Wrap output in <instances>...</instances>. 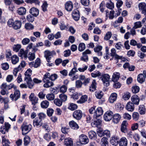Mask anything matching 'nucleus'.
I'll use <instances>...</instances> for the list:
<instances>
[{
    "mask_svg": "<svg viewBox=\"0 0 146 146\" xmlns=\"http://www.w3.org/2000/svg\"><path fill=\"white\" fill-rule=\"evenodd\" d=\"M0 88L1 89L0 93L3 95L8 94V90L13 88L15 90L14 94H12L10 96V98L12 101H16L20 98V92L19 90H17V87L13 84L11 83L7 85L6 83H4L1 84Z\"/></svg>",
    "mask_w": 146,
    "mask_h": 146,
    "instance_id": "nucleus-1",
    "label": "nucleus"
},
{
    "mask_svg": "<svg viewBox=\"0 0 146 146\" xmlns=\"http://www.w3.org/2000/svg\"><path fill=\"white\" fill-rule=\"evenodd\" d=\"M110 76L108 74H102L100 78L102 81L104 85L106 86L109 85Z\"/></svg>",
    "mask_w": 146,
    "mask_h": 146,
    "instance_id": "nucleus-2",
    "label": "nucleus"
},
{
    "mask_svg": "<svg viewBox=\"0 0 146 146\" xmlns=\"http://www.w3.org/2000/svg\"><path fill=\"white\" fill-rule=\"evenodd\" d=\"M44 56L46 58L47 62H50V60L52 57L54 55L56 54V52L54 50L50 52L48 50H46L44 52Z\"/></svg>",
    "mask_w": 146,
    "mask_h": 146,
    "instance_id": "nucleus-3",
    "label": "nucleus"
},
{
    "mask_svg": "<svg viewBox=\"0 0 146 146\" xmlns=\"http://www.w3.org/2000/svg\"><path fill=\"white\" fill-rule=\"evenodd\" d=\"M22 129V133L23 135H25L28 133L31 130L32 126L31 125H25L24 124L21 126Z\"/></svg>",
    "mask_w": 146,
    "mask_h": 146,
    "instance_id": "nucleus-4",
    "label": "nucleus"
},
{
    "mask_svg": "<svg viewBox=\"0 0 146 146\" xmlns=\"http://www.w3.org/2000/svg\"><path fill=\"white\" fill-rule=\"evenodd\" d=\"M82 111L80 110H77L75 111L72 115L73 118L77 120H80L82 118Z\"/></svg>",
    "mask_w": 146,
    "mask_h": 146,
    "instance_id": "nucleus-5",
    "label": "nucleus"
},
{
    "mask_svg": "<svg viewBox=\"0 0 146 146\" xmlns=\"http://www.w3.org/2000/svg\"><path fill=\"white\" fill-rule=\"evenodd\" d=\"M30 100L32 104L33 105V108L34 110H36V98L34 93H32L29 97Z\"/></svg>",
    "mask_w": 146,
    "mask_h": 146,
    "instance_id": "nucleus-6",
    "label": "nucleus"
},
{
    "mask_svg": "<svg viewBox=\"0 0 146 146\" xmlns=\"http://www.w3.org/2000/svg\"><path fill=\"white\" fill-rule=\"evenodd\" d=\"M79 140L80 143L82 144H86L89 142L88 137L84 134H81L79 136Z\"/></svg>",
    "mask_w": 146,
    "mask_h": 146,
    "instance_id": "nucleus-7",
    "label": "nucleus"
},
{
    "mask_svg": "<svg viewBox=\"0 0 146 146\" xmlns=\"http://www.w3.org/2000/svg\"><path fill=\"white\" fill-rule=\"evenodd\" d=\"M113 113L111 111H107L104 115V119L106 121H109L112 118Z\"/></svg>",
    "mask_w": 146,
    "mask_h": 146,
    "instance_id": "nucleus-8",
    "label": "nucleus"
},
{
    "mask_svg": "<svg viewBox=\"0 0 146 146\" xmlns=\"http://www.w3.org/2000/svg\"><path fill=\"white\" fill-rule=\"evenodd\" d=\"M43 82L45 83L43 85V86L44 88H48L53 85V83L49 79H43Z\"/></svg>",
    "mask_w": 146,
    "mask_h": 146,
    "instance_id": "nucleus-9",
    "label": "nucleus"
},
{
    "mask_svg": "<svg viewBox=\"0 0 146 146\" xmlns=\"http://www.w3.org/2000/svg\"><path fill=\"white\" fill-rule=\"evenodd\" d=\"M98 117L94 118V121L91 123L92 126L94 127H99L100 126L101 122V120Z\"/></svg>",
    "mask_w": 146,
    "mask_h": 146,
    "instance_id": "nucleus-10",
    "label": "nucleus"
},
{
    "mask_svg": "<svg viewBox=\"0 0 146 146\" xmlns=\"http://www.w3.org/2000/svg\"><path fill=\"white\" fill-rule=\"evenodd\" d=\"M131 100L132 103L133 104L138 105L140 101L139 98L137 96V95L135 94L131 98Z\"/></svg>",
    "mask_w": 146,
    "mask_h": 146,
    "instance_id": "nucleus-11",
    "label": "nucleus"
},
{
    "mask_svg": "<svg viewBox=\"0 0 146 146\" xmlns=\"http://www.w3.org/2000/svg\"><path fill=\"white\" fill-rule=\"evenodd\" d=\"M72 16L75 21H78L80 17V15L77 9L74 10L72 12Z\"/></svg>",
    "mask_w": 146,
    "mask_h": 146,
    "instance_id": "nucleus-12",
    "label": "nucleus"
},
{
    "mask_svg": "<svg viewBox=\"0 0 146 146\" xmlns=\"http://www.w3.org/2000/svg\"><path fill=\"white\" fill-rule=\"evenodd\" d=\"M38 115L40 121H39V122H38L39 121L37 120V126H40L42 124V120L45 118L46 115L43 113H39Z\"/></svg>",
    "mask_w": 146,
    "mask_h": 146,
    "instance_id": "nucleus-13",
    "label": "nucleus"
},
{
    "mask_svg": "<svg viewBox=\"0 0 146 146\" xmlns=\"http://www.w3.org/2000/svg\"><path fill=\"white\" fill-rule=\"evenodd\" d=\"M139 10L141 11L143 14H146V4L144 3H141L139 5Z\"/></svg>",
    "mask_w": 146,
    "mask_h": 146,
    "instance_id": "nucleus-14",
    "label": "nucleus"
},
{
    "mask_svg": "<svg viewBox=\"0 0 146 146\" xmlns=\"http://www.w3.org/2000/svg\"><path fill=\"white\" fill-rule=\"evenodd\" d=\"M73 7L72 2L70 1H67L65 4V9L68 11H70Z\"/></svg>",
    "mask_w": 146,
    "mask_h": 146,
    "instance_id": "nucleus-15",
    "label": "nucleus"
},
{
    "mask_svg": "<svg viewBox=\"0 0 146 146\" xmlns=\"http://www.w3.org/2000/svg\"><path fill=\"white\" fill-rule=\"evenodd\" d=\"M113 122L114 123H117L119 122L121 118V116L119 113H116L113 115Z\"/></svg>",
    "mask_w": 146,
    "mask_h": 146,
    "instance_id": "nucleus-16",
    "label": "nucleus"
},
{
    "mask_svg": "<svg viewBox=\"0 0 146 146\" xmlns=\"http://www.w3.org/2000/svg\"><path fill=\"white\" fill-rule=\"evenodd\" d=\"M117 95L115 93H112L110 95L109 98V101L110 103H113L116 101L117 98Z\"/></svg>",
    "mask_w": 146,
    "mask_h": 146,
    "instance_id": "nucleus-17",
    "label": "nucleus"
},
{
    "mask_svg": "<svg viewBox=\"0 0 146 146\" xmlns=\"http://www.w3.org/2000/svg\"><path fill=\"white\" fill-rule=\"evenodd\" d=\"M126 108L129 111H132L134 109V106L132 102H129L126 105Z\"/></svg>",
    "mask_w": 146,
    "mask_h": 146,
    "instance_id": "nucleus-18",
    "label": "nucleus"
},
{
    "mask_svg": "<svg viewBox=\"0 0 146 146\" xmlns=\"http://www.w3.org/2000/svg\"><path fill=\"white\" fill-rule=\"evenodd\" d=\"M21 25L22 23L21 21L16 20L14 22L12 27L15 29L17 30L21 27Z\"/></svg>",
    "mask_w": 146,
    "mask_h": 146,
    "instance_id": "nucleus-19",
    "label": "nucleus"
},
{
    "mask_svg": "<svg viewBox=\"0 0 146 146\" xmlns=\"http://www.w3.org/2000/svg\"><path fill=\"white\" fill-rule=\"evenodd\" d=\"M111 53H110L111 56L112 57H114L115 59H121L122 57V56H120L116 54V51L114 48H112L111 49Z\"/></svg>",
    "mask_w": 146,
    "mask_h": 146,
    "instance_id": "nucleus-20",
    "label": "nucleus"
},
{
    "mask_svg": "<svg viewBox=\"0 0 146 146\" xmlns=\"http://www.w3.org/2000/svg\"><path fill=\"white\" fill-rule=\"evenodd\" d=\"M119 138L117 136H113L111 139L110 142L113 145L116 146L118 143Z\"/></svg>",
    "mask_w": 146,
    "mask_h": 146,
    "instance_id": "nucleus-21",
    "label": "nucleus"
},
{
    "mask_svg": "<svg viewBox=\"0 0 146 146\" xmlns=\"http://www.w3.org/2000/svg\"><path fill=\"white\" fill-rule=\"evenodd\" d=\"M28 52L27 50L24 51L23 49H21L18 53V55L19 56L21 57L22 58L24 57L25 58H27Z\"/></svg>",
    "mask_w": 146,
    "mask_h": 146,
    "instance_id": "nucleus-22",
    "label": "nucleus"
},
{
    "mask_svg": "<svg viewBox=\"0 0 146 146\" xmlns=\"http://www.w3.org/2000/svg\"><path fill=\"white\" fill-rule=\"evenodd\" d=\"M69 124L70 126L73 129H77L79 128L78 124L73 120L70 121Z\"/></svg>",
    "mask_w": 146,
    "mask_h": 146,
    "instance_id": "nucleus-23",
    "label": "nucleus"
},
{
    "mask_svg": "<svg viewBox=\"0 0 146 146\" xmlns=\"http://www.w3.org/2000/svg\"><path fill=\"white\" fill-rule=\"evenodd\" d=\"M103 110L102 108L98 107L96 110L95 113V118L98 117L102 115L103 113Z\"/></svg>",
    "mask_w": 146,
    "mask_h": 146,
    "instance_id": "nucleus-24",
    "label": "nucleus"
},
{
    "mask_svg": "<svg viewBox=\"0 0 146 146\" xmlns=\"http://www.w3.org/2000/svg\"><path fill=\"white\" fill-rule=\"evenodd\" d=\"M32 70L30 69H27L25 73V77L24 80H26L27 79H30L31 78V74Z\"/></svg>",
    "mask_w": 146,
    "mask_h": 146,
    "instance_id": "nucleus-25",
    "label": "nucleus"
},
{
    "mask_svg": "<svg viewBox=\"0 0 146 146\" xmlns=\"http://www.w3.org/2000/svg\"><path fill=\"white\" fill-rule=\"evenodd\" d=\"M96 83L95 80H93L92 84L90 87L89 90L92 92H93L96 90Z\"/></svg>",
    "mask_w": 146,
    "mask_h": 146,
    "instance_id": "nucleus-26",
    "label": "nucleus"
},
{
    "mask_svg": "<svg viewBox=\"0 0 146 146\" xmlns=\"http://www.w3.org/2000/svg\"><path fill=\"white\" fill-rule=\"evenodd\" d=\"M64 144L66 146H72L73 144L72 139L70 138H66L65 139Z\"/></svg>",
    "mask_w": 146,
    "mask_h": 146,
    "instance_id": "nucleus-27",
    "label": "nucleus"
},
{
    "mask_svg": "<svg viewBox=\"0 0 146 146\" xmlns=\"http://www.w3.org/2000/svg\"><path fill=\"white\" fill-rule=\"evenodd\" d=\"M127 140L125 137H123L120 139L119 143V146H127Z\"/></svg>",
    "mask_w": 146,
    "mask_h": 146,
    "instance_id": "nucleus-28",
    "label": "nucleus"
},
{
    "mask_svg": "<svg viewBox=\"0 0 146 146\" xmlns=\"http://www.w3.org/2000/svg\"><path fill=\"white\" fill-rule=\"evenodd\" d=\"M120 77V74L119 72H115L112 76V80L114 82H117Z\"/></svg>",
    "mask_w": 146,
    "mask_h": 146,
    "instance_id": "nucleus-29",
    "label": "nucleus"
},
{
    "mask_svg": "<svg viewBox=\"0 0 146 146\" xmlns=\"http://www.w3.org/2000/svg\"><path fill=\"white\" fill-rule=\"evenodd\" d=\"M36 51L35 48H34L33 49V52L32 53L31 52H29L28 55V58L30 60H33L35 59V56L34 52H35Z\"/></svg>",
    "mask_w": 146,
    "mask_h": 146,
    "instance_id": "nucleus-30",
    "label": "nucleus"
},
{
    "mask_svg": "<svg viewBox=\"0 0 146 146\" xmlns=\"http://www.w3.org/2000/svg\"><path fill=\"white\" fill-rule=\"evenodd\" d=\"M26 11L25 8L23 7L18 8L17 12L19 15H23L25 14Z\"/></svg>",
    "mask_w": 146,
    "mask_h": 146,
    "instance_id": "nucleus-31",
    "label": "nucleus"
},
{
    "mask_svg": "<svg viewBox=\"0 0 146 146\" xmlns=\"http://www.w3.org/2000/svg\"><path fill=\"white\" fill-rule=\"evenodd\" d=\"M88 99V97L87 95H83L81 97L80 100L77 101V102L78 103L82 104L86 102Z\"/></svg>",
    "mask_w": 146,
    "mask_h": 146,
    "instance_id": "nucleus-32",
    "label": "nucleus"
},
{
    "mask_svg": "<svg viewBox=\"0 0 146 146\" xmlns=\"http://www.w3.org/2000/svg\"><path fill=\"white\" fill-rule=\"evenodd\" d=\"M138 110L140 114H144L146 111V109L145 108V106L143 105H140L138 109Z\"/></svg>",
    "mask_w": 146,
    "mask_h": 146,
    "instance_id": "nucleus-33",
    "label": "nucleus"
},
{
    "mask_svg": "<svg viewBox=\"0 0 146 146\" xmlns=\"http://www.w3.org/2000/svg\"><path fill=\"white\" fill-rule=\"evenodd\" d=\"M137 80L140 83H143L145 80V77L144 75L142 74H139L137 76Z\"/></svg>",
    "mask_w": 146,
    "mask_h": 146,
    "instance_id": "nucleus-34",
    "label": "nucleus"
},
{
    "mask_svg": "<svg viewBox=\"0 0 146 146\" xmlns=\"http://www.w3.org/2000/svg\"><path fill=\"white\" fill-rule=\"evenodd\" d=\"M102 47L101 46H98L94 48V51L95 52L98 53V55L100 56L102 55V53L101 51L102 49Z\"/></svg>",
    "mask_w": 146,
    "mask_h": 146,
    "instance_id": "nucleus-35",
    "label": "nucleus"
},
{
    "mask_svg": "<svg viewBox=\"0 0 146 146\" xmlns=\"http://www.w3.org/2000/svg\"><path fill=\"white\" fill-rule=\"evenodd\" d=\"M25 81L27 82L28 87L30 89L33 88L34 85V83L33 82L31 78H30V80L29 79H27V80Z\"/></svg>",
    "mask_w": 146,
    "mask_h": 146,
    "instance_id": "nucleus-36",
    "label": "nucleus"
},
{
    "mask_svg": "<svg viewBox=\"0 0 146 146\" xmlns=\"http://www.w3.org/2000/svg\"><path fill=\"white\" fill-rule=\"evenodd\" d=\"M77 106L74 104L70 103L68 104V108L72 111H73L77 108Z\"/></svg>",
    "mask_w": 146,
    "mask_h": 146,
    "instance_id": "nucleus-37",
    "label": "nucleus"
},
{
    "mask_svg": "<svg viewBox=\"0 0 146 146\" xmlns=\"http://www.w3.org/2000/svg\"><path fill=\"white\" fill-rule=\"evenodd\" d=\"M11 62L13 64H17L19 61V57L16 55H14L11 58Z\"/></svg>",
    "mask_w": 146,
    "mask_h": 146,
    "instance_id": "nucleus-38",
    "label": "nucleus"
},
{
    "mask_svg": "<svg viewBox=\"0 0 146 146\" xmlns=\"http://www.w3.org/2000/svg\"><path fill=\"white\" fill-rule=\"evenodd\" d=\"M41 107L43 108H47L49 105V102L47 100L43 101L40 104Z\"/></svg>",
    "mask_w": 146,
    "mask_h": 146,
    "instance_id": "nucleus-39",
    "label": "nucleus"
},
{
    "mask_svg": "<svg viewBox=\"0 0 146 146\" xmlns=\"http://www.w3.org/2000/svg\"><path fill=\"white\" fill-rule=\"evenodd\" d=\"M91 75L92 77L96 78L97 77L101 76V74L100 71H96L94 72H93L92 73Z\"/></svg>",
    "mask_w": 146,
    "mask_h": 146,
    "instance_id": "nucleus-40",
    "label": "nucleus"
},
{
    "mask_svg": "<svg viewBox=\"0 0 146 146\" xmlns=\"http://www.w3.org/2000/svg\"><path fill=\"white\" fill-rule=\"evenodd\" d=\"M96 106H93L91 107L89 110V113L91 114H93L94 118L96 117L95 114L96 111Z\"/></svg>",
    "mask_w": 146,
    "mask_h": 146,
    "instance_id": "nucleus-41",
    "label": "nucleus"
},
{
    "mask_svg": "<svg viewBox=\"0 0 146 146\" xmlns=\"http://www.w3.org/2000/svg\"><path fill=\"white\" fill-rule=\"evenodd\" d=\"M89 138L91 139H95L96 136V132L93 131H90L88 133Z\"/></svg>",
    "mask_w": 146,
    "mask_h": 146,
    "instance_id": "nucleus-42",
    "label": "nucleus"
},
{
    "mask_svg": "<svg viewBox=\"0 0 146 146\" xmlns=\"http://www.w3.org/2000/svg\"><path fill=\"white\" fill-rule=\"evenodd\" d=\"M101 141L102 146H108V142L106 138L104 137L101 139Z\"/></svg>",
    "mask_w": 146,
    "mask_h": 146,
    "instance_id": "nucleus-43",
    "label": "nucleus"
},
{
    "mask_svg": "<svg viewBox=\"0 0 146 146\" xmlns=\"http://www.w3.org/2000/svg\"><path fill=\"white\" fill-rule=\"evenodd\" d=\"M130 97V93L128 92H126L123 95L122 98L124 100H128Z\"/></svg>",
    "mask_w": 146,
    "mask_h": 146,
    "instance_id": "nucleus-44",
    "label": "nucleus"
},
{
    "mask_svg": "<svg viewBox=\"0 0 146 146\" xmlns=\"http://www.w3.org/2000/svg\"><path fill=\"white\" fill-rule=\"evenodd\" d=\"M112 35V33L111 31L108 32L104 37V40H109L111 37Z\"/></svg>",
    "mask_w": 146,
    "mask_h": 146,
    "instance_id": "nucleus-45",
    "label": "nucleus"
},
{
    "mask_svg": "<svg viewBox=\"0 0 146 146\" xmlns=\"http://www.w3.org/2000/svg\"><path fill=\"white\" fill-rule=\"evenodd\" d=\"M62 102L58 98H56L54 101V104L56 106H60L62 104Z\"/></svg>",
    "mask_w": 146,
    "mask_h": 146,
    "instance_id": "nucleus-46",
    "label": "nucleus"
},
{
    "mask_svg": "<svg viewBox=\"0 0 146 146\" xmlns=\"http://www.w3.org/2000/svg\"><path fill=\"white\" fill-rule=\"evenodd\" d=\"M106 7L110 9H112L114 8V3L112 2L111 0H109V2L106 4Z\"/></svg>",
    "mask_w": 146,
    "mask_h": 146,
    "instance_id": "nucleus-47",
    "label": "nucleus"
},
{
    "mask_svg": "<svg viewBox=\"0 0 146 146\" xmlns=\"http://www.w3.org/2000/svg\"><path fill=\"white\" fill-rule=\"evenodd\" d=\"M69 128L68 126H63L62 127L61 131L62 132L65 134H67L68 132Z\"/></svg>",
    "mask_w": 146,
    "mask_h": 146,
    "instance_id": "nucleus-48",
    "label": "nucleus"
},
{
    "mask_svg": "<svg viewBox=\"0 0 146 146\" xmlns=\"http://www.w3.org/2000/svg\"><path fill=\"white\" fill-rule=\"evenodd\" d=\"M29 13L34 16L36 17V9L34 7L31 8L30 10Z\"/></svg>",
    "mask_w": 146,
    "mask_h": 146,
    "instance_id": "nucleus-49",
    "label": "nucleus"
},
{
    "mask_svg": "<svg viewBox=\"0 0 146 146\" xmlns=\"http://www.w3.org/2000/svg\"><path fill=\"white\" fill-rule=\"evenodd\" d=\"M25 27L27 30H31L34 29V27L31 24L27 23L25 25Z\"/></svg>",
    "mask_w": 146,
    "mask_h": 146,
    "instance_id": "nucleus-50",
    "label": "nucleus"
},
{
    "mask_svg": "<svg viewBox=\"0 0 146 146\" xmlns=\"http://www.w3.org/2000/svg\"><path fill=\"white\" fill-rule=\"evenodd\" d=\"M86 48L85 44L83 43H80L78 46V49L79 51L82 52Z\"/></svg>",
    "mask_w": 146,
    "mask_h": 146,
    "instance_id": "nucleus-51",
    "label": "nucleus"
},
{
    "mask_svg": "<svg viewBox=\"0 0 146 146\" xmlns=\"http://www.w3.org/2000/svg\"><path fill=\"white\" fill-rule=\"evenodd\" d=\"M24 145L25 146H27L30 142V138L28 136H25L24 139Z\"/></svg>",
    "mask_w": 146,
    "mask_h": 146,
    "instance_id": "nucleus-52",
    "label": "nucleus"
},
{
    "mask_svg": "<svg viewBox=\"0 0 146 146\" xmlns=\"http://www.w3.org/2000/svg\"><path fill=\"white\" fill-rule=\"evenodd\" d=\"M139 86H133L132 88V91L133 93H137L139 91Z\"/></svg>",
    "mask_w": 146,
    "mask_h": 146,
    "instance_id": "nucleus-53",
    "label": "nucleus"
},
{
    "mask_svg": "<svg viewBox=\"0 0 146 146\" xmlns=\"http://www.w3.org/2000/svg\"><path fill=\"white\" fill-rule=\"evenodd\" d=\"M59 97L62 102H65L67 100V96L64 94H62L60 95Z\"/></svg>",
    "mask_w": 146,
    "mask_h": 146,
    "instance_id": "nucleus-54",
    "label": "nucleus"
},
{
    "mask_svg": "<svg viewBox=\"0 0 146 146\" xmlns=\"http://www.w3.org/2000/svg\"><path fill=\"white\" fill-rule=\"evenodd\" d=\"M47 99L50 101L53 100L55 98L54 95L52 94H49L46 95Z\"/></svg>",
    "mask_w": 146,
    "mask_h": 146,
    "instance_id": "nucleus-55",
    "label": "nucleus"
},
{
    "mask_svg": "<svg viewBox=\"0 0 146 146\" xmlns=\"http://www.w3.org/2000/svg\"><path fill=\"white\" fill-rule=\"evenodd\" d=\"M34 17L32 15L29 14L27 16L26 19L29 22H32L34 20Z\"/></svg>",
    "mask_w": 146,
    "mask_h": 146,
    "instance_id": "nucleus-56",
    "label": "nucleus"
},
{
    "mask_svg": "<svg viewBox=\"0 0 146 146\" xmlns=\"http://www.w3.org/2000/svg\"><path fill=\"white\" fill-rule=\"evenodd\" d=\"M133 119L135 121L137 120L139 118V114L138 112H134L132 115Z\"/></svg>",
    "mask_w": 146,
    "mask_h": 146,
    "instance_id": "nucleus-57",
    "label": "nucleus"
},
{
    "mask_svg": "<svg viewBox=\"0 0 146 146\" xmlns=\"http://www.w3.org/2000/svg\"><path fill=\"white\" fill-rule=\"evenodd\" d=\"M21 47V46L19 44H17L15 45L13 47V51L16 52H18Z\"/></svg>",
    "mask_w": 146,
    "mask_h": 146,
    "instance_id": "nucleus-58",
    "label": "nucleus"
},
{
    "mask_svg": "<svg viewBox=\"0 0 146 146\" xmlns=\"http://www.w3.org/2000/svg\"><path fill=\"white\" fill-rule=\"evenodd\" d=\"M123 118L125 119L129 120L131 119V116L127 113H125L123 115Z\"/></svg>",
    "mask_w": 146,
    "mask_h": 146,
    "instance_id": "nucleus-59",
    "label": "nucleus"
},
{
    "mask_svg": "<svg viewBox=\"0 0 146 146\" xmlns=\"http://www.w3.org/2000/svg\"><path fill=\"white\" fill-rule=\"evenodd\" d=\"M60 28L61 30H64L67 28V27L66 25L64 22H60L59 25Z\"/></svg>",
    "mask_w": 146,
    "mask_h": 146,
    "instance_id": "nucleus-60",
    "label": "nucleus"
},
{
    "mask_svg": "<svg viewBox=\"0 0 146 146\" xmlns=\"http://www.w3.org/2000/svg\"><path fill=\"white\" fill-rule=\"evenodd\" d=\"M48 4L46 1H44L43 3L42 6V11L44 12H45L47 11V8L48 7Z\"/></svg>",
    "mask_w": 146,
    "mask_h": 146,
    "instance_id": "nucleus-61",
    "label": "nucleus"
},
{
    "mask_svg": "<svg viewBox=\"0 0 146 146\" xmlns=\"http://www.w3.org/2000/svg\"><path fill=\"white\" fill-rule=\"evenodd\" d=\"M54 112L53 110L51 108H49L47 109V115L49 116H51Z\"/></svg>",
    "mask_w": 146,
    "mask_h": 146,
    "instance_id": "nucleus-62",
    "label": "nucleus"
},
{
    "mask_svg": "<svg viewBox=\"0 0 146 146\" xmlns=\"http://www.w3.org/2000/svg\"><path fill=\"white\" fill-rule=\"evenodd\" d=\"M67 89V87L65 85H63L60 88V92L64 94L66 91Z\"/></svg>",
    "mask_w": 146,
    "mask_h": 146,
    "instance_id": "nucleus-63",
    "label": "nucleus"
},
{
    "mask_svg": "<svg viewBox=\"0 0 146 146\" xmlns=\"http://www.w3.org/2000/svg\"><path fill=\"white\" fill-rule=\"evenodd\" d=\"M88 66L84 65L82 67L78 68V70L81 72H84L88 68Z\"/></svg>",
    "mask_w": 146,
    "mask_h": 146,
    "instance_id": "nucleus-64",
    "label": "nucleus"
}]
</instances>
